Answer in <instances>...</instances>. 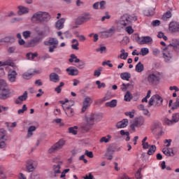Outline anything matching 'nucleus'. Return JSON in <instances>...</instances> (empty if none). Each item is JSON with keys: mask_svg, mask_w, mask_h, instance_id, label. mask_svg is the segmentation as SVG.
<instances>
[{"mask_svg": "<svg viewBox=\"0 0 179 179\" xmlns=\"http://www.w3.org/2000/svg\"><path fill=\"white\" fill-rule=\"evenodd\" d=\"M138 20V17L135 15H129L128 14L123 15L119 22L120 26L126 27V31L128 34H132L134 33V29L131 24L132 22H136Z\"/></svg>", "mask_w": 179, "mask_h": 179, "instance_id": "f257e3e1", "label": "nucleus"}, {"mask_svg": "<svg viewBox=\"0 0 179 179\" xmlns=\"http://www.w3.org/2000/svg\"><path fill=\"white\" fill-rule=\"evenodd\" d=\"M178 45V39L173 38L172 43L163 50V58L165 62H171V59H173V51L171 50H174Z\"/></svg>", "mask_w": 179, "mask_h": 179, "instance_id": "f03ea898", "label": "nucleus"}, {"mask_svg": "<svg viewBox=\"0 0 179 179\" xmlns=\"http://www.w3.org/2000/svg\"><path fill=\"white\" fill-rule=\"evenodd\" d=\"M51 20V15L48 12L45 11H37L34 13L31 17V22L32 23H48V21Z\"/></svg>", "mask_w": 179, "mask_h": 179, "instance_id": "7ed1b4c3", "label": "nucleus"}, {"mask_svg": "<svg viewBox=\"0 0 179 179\" xmlns=\"http://www.w3.org/2000/svg\"><path fill=\"white\" fill-rule=\"evenodd\" d=\"M96 118V115L90 114L87 116H85L86 123H83L80 124V129L82 132H89L90 129L93 125H94V120Z\"/></svg>", "mask_w": 179, "mask_h": 179, "instance_id": "20e7f679", "label": "nucleus"}, {"mask_svg": "<svg viewBox=\"0 0 179 179\" xmlns=\"http://www.w3.org/2000/svg\"><path fill=\"white\" fill-rule=\"evenodd\" d=\"M12 90H9L8 84L5 80H0V99L5 100L10 97L12 94Z\"/></svg>", "mask_w": 179, "mask_h": 179, "instance_id": "39448f33", "label": "nucleus"}, {"mask_svg": "<svg viewBox=\"0 0 179 179\" xmlns=\"http://www.w3.org/2000/svg\"><path fill=\"white\" fill-rule=\"evenodd\" d=\"M161 79L162 74L159 72L150 73L148 76V82L152 85V86H157Z\"/></svg>", "mask_w": 179, "mask_h": 179, "instance_id": "423d86ee", "label": "nucleus"}, {"mask_svg": "<svg viewBox=\"0 0 179 179\" xmlns=\"http://www.w3.org/2000/svg\"><path fill=\"white\" fill-rule=\"evenodd\" d=\"M162 104L163 98L159 94H155L150 98L148 102V107H152V106H155V107H160Z\"/></svg>", "mask_w": 179, "mask_h": 179, "instance_id": "0eeeda50", "label": "nucleus"}, {"mask_svg": "<svg viewBox=\"0 0 179 179\" xmlns=\"http://www.w3.org/2000/svg\"><path fill=\"white\" fill-rule=\"evenodd\" d=\"M64 145H65V140L64 139L59 140V141H57L56 143L52 145L51 148H49L48 153L52 154V153H55V152H58L59 149H62V148H64Z\"/></svg>", "mask_w": 179, "mask_h": 179, "instance_id": "6e6552de", "label": "nucleus"}, {"mask_svg": "<svg viewBox=\"0 0 179 179\" xmlns=\"http://www.w3.org/2000/svg\"><path fill=\"white\" fill-rule=\"evenodd\" d=\"M45 45H48L49 52H54V50L58 47V40L55 38H50L48 41L44 42Z\"/></svg>", "mask_w": 179, "mask_h": 179, "instance_id": "1a4fd4ad", "label": "nucleus"}, {"mask_svg": "<svg viewBox=\"0 0 179 179\" xmlns=\"http://www.w3.org/2000/svg\"><path fill=\"white\" fill-rule=\"evenodd\" d=\"M37 166H38V163H37V161L33 159H28L25 162L27 171H28L29 173L34 171L36 169H37Z\"/></svg>", "mask_w": 179, "mask_h": 179, "instance_id": "9d476101", "label": "nucleus"}, {"mask_svg": "<svg viewBox=\"0 0 179 179\" xmlns=\"http://www.w3.org/2000/svg\"><path fill=\"white\" fill-rule=\"evenodd\" d=\"M114 33H115V27L113 26L106 31H101L100 34L101 38H108L111 37Z\"/></svg>", "mask_w": 179, "mask_h": 179, "instance_id": "9b49d317", "label": "nucleus"}, {"mask_svg": "<svg viewBox=\"0 0 179 179\" xmlns=\"http://www.w3.org/2000/svg\"><path fill=\"white\" fill-rule=\"evenodd\" d=\"M92 101H92V98H90V96H85L83 102V107L81 110L82 114H83V113H85L87 110V108L90 107Z\"/></svg>", "mask_w": 179, "mask_h": 179, "instance_id": "f8f14e48", "label": "nucleus"}, {"mask_svg": "<svg viewBox=\"0 0 179 179\" xmlns=\"http://www.w3.org/2000/svg\"><path fill=\"white\" fill-rule=\"evenodd\" d=\"M89 20H90V14L86 13L76 19V24H83V23H86V22H89Z\"/></svg>", "mask_w": 179, "mask_h": 179, "instance_id": "ddd939ff", "label": "nucleus"}, {"mask_svg": "<svg viewBox=\"0 0 179 179\" xmlns=\"http://www.w3.org/2000/svg\"><path fill=\"white\" fill-rule=\"evenodd\" d=\"M169 31L171 33H179V22L176 21L171 22L169 24Z\"/></svg>", "mask_w": 179, "mask_h": 179, "instance_id": "4468645a", "label": "nucleus"}, {"mask_svg": "<svg viewBox=\"0 0 179 179\" xmlns=\"http://www.w3.org/2000/svg\"><path fill=\"white\" fill-rule=\"evenodd\" d=\"M61 104H62V107L65 111V113L66 114L67 116L69 117H73V115H75V112L73 111V109L71 107H66L65 109V107L64 106H65V102H64V101H60Z\"/></svg>", "mask_w": 179, "mask_h": 179, "instance_id": "2eb2a0df", "label": "nucleus"}, {"mask_svg": "<svg viewBox=\"0 0 179 179\" xmlns=\"http://www.w3.org/2000/svg\"><path fill=\"white\" fill-rule=\"evenodd\" d=\"M153 40L150 36H142L138 37V44H149V43H152Z\"/></svg>", "mask_w": 179, "mask_h": 179, "instance_id": "dca6fc26", "label": "nucleus"}, {"mask_svg": "<svg viewBox=\"0 0 179 179\" xmlns=\"http://www.w3.org/2000/svg\"><path fill=\"white\" fill-rule=\"evenodd\" d=\"M66 71L70 76H77V75H79V70L74 69L73 66L67 68Z\"/></svg>", "mask_w": 179, "mask_h": 179, "instance_id": "f3484780", "label": "nucleus"}, {"mask_svg": "<svg viewBox=\"0 0 179 179\" xmlns=\"http://www.w3.org/2000/svg\"><path fill=\"white\" fill-rule=\"evenodd\" d=\"M129 121L128 119H123L122 121L118 122L116 124V127L120 129L121 128H126V127H128V124H129Z\"/></svg>", "mask_w": 179, "mask_h": 179, "instance_id": "a211bd4d", "label": "nucleus"}, {"mask_svg": "<svg viewBox=\"0 0 179 179\" xmlns=\"http://www.w3.org/2000/svg\"><path fill=\"white\" fill-rule=\"evenodd\" d=\"M34 72V73H32L31 71L26 72L22 75V77L24 78V79L27 80L31 79V78L34 76L35 73H41V70L35 71Z\"/></svg>", "mask_w": 179, "mask_h": 179, "instance_id": "6ab92c4d", "label": "nucleus"}, {"mask_svg": "<svg viewBox=\"0 0 179 179\" xmlns=\"http://www.w3.org/2000/svg\"><path fill=\"white\" fill-rule=\"evenodd\" d=\"M28 13H29V8L24 6H18L17 14L19 15V16H22V15H26Z\"/></svg>", "mask_w": 179, "mask_h": 179, "instance_id": "aec40b11", "label": "nucleus"}, {"mask_svg": "<svg viewBox=\"0 0 179 179\" xmlns=\"http://www.w3.org/2000/svg\"><path fill=\"white\" fill-rule=\"evenodd\" d=\"M17 76V73L15 70H10L8 71V80L10 82H15L16 80V76Z\"/></svg>", "mask_w": 179, "mask_h": 179, "instance_id": "412c9836", "label": "nucleus"}, {"mask_svg": "<svg viewBox=\"0 0 179 179\" xmlns=\"http://www.w3.org/2000/svg\"><path fill=\"white\" fill-rule=\"evenodd\" d=\"M27 100V92L25 91L22 95L18 96L15 101V104H22V101Z\"/></svg>", "mask_w": 179, "mask_h": 179, "instance_id": "4be33fe9", "label": "nucleus"}, {"mask_svg": "<svg viewBox=\"0 0 179 179\" xmlns=\"http://www.w3.org/2000/svg\"><path fill=\"white\" fill-rule=\"evenodd\" d=\"M49 79L50 82H53V83H58L59 82V76L56 73H52L49 76Z\"/></svg>", "mask_w": 179, "mask_h": 179, "instance_id": "5701e85b", "label": "nucleus"}, {"mask_svg": "<svg viewBox=\"0 0 179 179\" xmlns=\"http://www.w3.org/2000/svg\"><path fill=\"white\" fill-rule=\"evenodd\" d=\"M64 23H65V19L64 18L59 19L55 23L56 29H57V30H61L62 29H64Z\"/></svg>", "mask_w": 179, "mask_h": 179, "instance_id": "b1692460", "label": "nucleus"}, {"mask_svg": "<svg viewBox=\"0 0 179 179\" xmlns=\"http://www.w3.org/2000/svg\"><path fill=\"white\" fill-rule=\"evenodd\" d=\"M54 177H58V174H61V165L58 164L57 165L53 166Z\"/></svg>", "mask_w": 179, "mask_h": 179, "instance_id": "393cba45", "label": "nucleus"}, {"mask_svg": "<svg viewBox=\"0 0 179 179\" xmlns=\"http://www.w3.org/2000/svg\"><path fill=\"white\" fill-rule=\"evenodd\" d=\"M133 123H134V125H136V127H142V125L145 123V118L138 117L136 119Z\"/></svg>", "mask_w": 179, "mask_h": 179, "instance_id": "a878e982", "label": "nucleus"}, {"mask_svg": "<svg viewBox=\"0 0 179 179\" xmlns=\"http://www.w3.org/2000/svg\"><path fill=\"white\" fill-rule=\"evenodd\" d=\"M162 127V123L159 121H155L152 124H151V131H156V129H159Z\"/></svg>", "mask_w": 179, "mask_h": 179, "instance_id": "bb28decb", "label": "nucleus"}, {"mask_svg": "<svg viewBox=\"0 0 179 179\" xmlns=\"http://www.w3.org/2000/svg\"><path fill=\"white\" fill-rule=\"evenodd\" d=\"M162 152L166 156H174V151L171 148H164Z\"/></svg>", "mask_w": 179, "mask_h": 179, "instance_id": "cd10ccee", "label": "nucleus"}, {"mask_svg": "<svg viewBox=\"0 0 179 179\" xmlns=\"http://www.w3.org/2000/svg\"><path fill=\"white\" fill-rule=\"evenodd\" d=\"M105 106L106 107H110V108L117 107V99H113L110 101L106 102Z\"/></svg>", "mask_w": 179, "mask_h": 179, "instance_id": "c85d7f7f", "label": "nucleus"}, {"mask_svg": "<svg viewBox=\"0 0 179 179\" xmlns=\"http://www.w3.org/2000/svg\"><path fill=\"white\" fill-rule=\"evenodd\" d=\"M145 69V66H143V64L142 62H139L136 65V71L141 73V72H143V70Z\"/></svg>", "mask_w": 179, "mask_h": 179, "instance_id": "c756f323", "label": "nucleus"}, {"mask_svg": "<svg viewBox=\"0 0 179 179\" xmlns=\"http://www.w3.org/2000/svg\"><path fill=\"white\" fill-rule=\"evenodd\" d=\"M36 129H37L36 126H30L28 128L27 137L28 138H31V136H33V132H34V131H36Z\"/></svg>", "mask_w": 179, "mask_h": 179, "instance_id": "7c9ffc66", "label": "nucleus"}, {"mask_svg": "<svg viewBox=\"0 0 179 179\" xmlns=\"http://www.w3.org/2000/svg\"><path fill=\"white\" fill-rule=\"evenodd\" d=\"M110 141H111V135L108 134L106 136H103L102 137L100 140L99 142L100 143H108V142H110Z\"/></svg>", "mask_w": 179, "mask_h": 179, "instance_id": "2f4dec72", "label": "nucleus"}, {"mask_svg": "<svg viewBox=\"0 0 179 179\" xmlns=\"http://www.w3.org/2000/svg\"><path fill=\"white\" fill-rule=\"evenodd\" d=\"M40 43V38L36 37L34 39L31 40L29 42L30 47H34Z\"/></svg>", "mask_w": 179, "mask_h": 179, "instance_id": "473e14b6", "label": "nucleus"}, {"mask_svg": "<svg viewBox=\"0 0 179 179\" xmlns=\"http://www.w3.org/2000/svg\"><path fill=\"white\" fill-rule=\"evenodd\" d=\"M113 153H114V151L111 148L107 149L106 157H107L108 160H113Z\"/></svg>", "mask_w": 179, "mask_h": 179, "instance_id": "72a5a7b5", "label": "nucleus"}, {"mask_svg": "<svg viewBox=\"0 0 179 179\" xmlns=\"http://www.w3.org/2000/svg\"><path fill=\"white\" fill-rule=\"evenodd\" d=\"M120 78L122 80H129V79H131V73L127 72L122 73L120 74Z\"/></svg>", "mask_w": 179, "mask_h": 179, "instance_id": "f704fd0d", "label": "nucleus"}, {"mask_svg": "<svg viewBox=\"0 0 179 179\" xmlns=\"http://www.w3.org/2000/svg\"><path fill=\"white\" fill-rule=\"evenodd\" d=\"M72 43L73 45H71V48L78 51V50H79V41L76 39H73Z\"/></svg>", "mask_w": 179, "mask_h": 179, "instance_id": "c9c22d12", "label": "nucleus"}, {"mask_svg": "<svg viewBox=\"0 0 179 179\" xmlns=\"http://www.w3.org/2000/svg\"><path fill=\"white\" fill-rule=\"evenodd\" d=\"M78 126H74L73 127L69 128V134H72L73 135H77L78 134Z\"/></svg>", "mask_w": 179, "mask_h": 179, "instance_id": "e433bc0d", "label": "nucleus"}, {"mask_svg": "<svg viewBox=\"0 0 179 179\" xmlns=\"http://www.w3.org/2000/svg\"><path fill=\"white\" fill-rule=\"evenodd\" d=\"M76 62V64H78V62H80V59H78V57L76 55L72 54L71 55V58L69 59V62Z\"/></svg>", "mask_w": 179, "mask_h": 179, "instance_id": "4c0bfd02", "label": "nucleus"}, {"mask_svg": "<svg viewBox=\"0 0 179 179\" xmlns=\"http://www.w3.org/2000/svg\"><path fill=\"white\" fill-rule=\"evenodd\" d=\"M120 133V135H122V136H124V135H126V136H127L126 142H129V141H130L131 137H129V131H125L124 130H121Z\"/></svg>", "mask_w": 179, "mask_h": 179, "instance_id": "58836bf2", "label": "nucleus"}, {"mask_svg": "<svg viewBox=\"0 0 179 179\" xmlns=\"http://www.w3.org/2000/svg\"><path fill=\"white\" fill-rule=\"evenodd\" d=\"M144 15L145 16H153L155 15V8L144 10Z\"/></svg>", "mask_w": 179, "mask_h": 179, "instance_id": "ea45409f", "label": "nucleus"}, {"mask_svg": "<svg viewBox=\"0 0 179 179\" xmlns=\"http://www.w3.org/2000/svg\"><path fill=\"white\" fill-rule=\"evenodd\" d=\"M65 85V83H64V82H61L59 83V85H58L56 88H55V92H57L58 94L61 93V92H62V88L63 86Z\"/></svg>", "mask_w": 179, "mask_h": 179, "instance_id": "a19ab883", "label": "nucleus"}, {"mask_svg": "<svg viewBox=\"0 0 179 179\" xmlns=\"http://www.w3.org/2000/svg\"><path fill=\"white\" fill-rule=\"evenodd\" d=\"M149 54V49L148 48H143L141 49L140 55L145 57V55H148Z\"/></svg>", "mask_w": 179, "mask_h": 179, "instance_id": "79ce46f5", "label": "nucleus"}, {"mask_svg": "<svg viewBox=\"0 0 179 179\" xmlns=\"http://www.w3.org/2000/svg\"><path fill=\"white\" fill-rule=\"evenodd\" d=\"M107 8V2L106 1H99V9L104 10Z\"/></svg>", "mask_w": 179, "mask_h": 179, "instance_id": "37998d69", "label": "nucleus"}, {"mask_svg": "<svg viewBox=\"0 0 179 179\" xmlns=\"http://www.w3.org/2000/svg\"><path fill=\"white\" fill-rule=\"evenodd\" d=\"M0 134H2L1 136H0V141H6V136L5 135L6 134V131L3 130V129H0Z\"/></svg>", "mask_w": 179, "mask_h": 179, "instance_id": "c03bdc74", "label": "nucleus"}, {"mask_svg": "<svg viewBox=\"0 0 179 179\" xmlns=\"http://www.w3.org/2000/svg\"><path fill=\"white\" fill-rule=\"evenodd\" d=\"M155 152H156V145H151L148 150V155H149V156H152Z\"/></svg>", "mask_w": 179, "mask_h": 179, "instance_id": "a18cd8bd", "label": "nucleus"}, {"mask_svg": "<svg viewBox=\"0 0 179 179\" xmlns=\"http://www.w3.org/2000/svg\"><path fill=\"white\" fill-rule=\"evenodd\" d=\"M101 71H103V67L98 68V69L94 71V76H96V78H99V76L101 75Z\"/></svg>", "mask_w": 179, "mask_h": 179, "instance_id": "49530a36", "label": "nucleus"}, {"mask_svg": "<svg viewBox=\"0 0 179 179\" xmlns=\"http://www.w3.org/2000/svg\"><path fill=\"white\" fill-rule=\"evenodd\" d=\"M171 17V12L167 11L166 13H164L162 16V20H167V19H170Z\"/></svg>", "mask_w": 179, "mask_h": 179, "instance_id": "de8ad7c7", "label": "nucleus"}, {"mask_svg": "<svg viewBox=\"0 0 179 179\" xmlns=\"http://www.w3.org/2000/svg\"><path fill=\"white\" fill-rule=\"evenodd\" d=\"M172 121H173V124H176V122H178V121H179V113H174L173 115Z\"/></svg>", "mask_w": 179, "mask_h": 179, "instance_id": "09e8293b", "label": "nucleus"}, {"mask_svg": "<svg viewBox=\"0 0 179 179\" xmlns=\"http://www.w3.org/2000/svg\"><path fill=\"white\" fill-rule=\"evenodd\" d=\"M8 131H12V128H15L16 125H17V123L16 122H14L13 123H6Z\"/></svg>", "mask_w": 179, "mask_h": 179, "instance_id": "8fccbe9b", "label": "nucleus"}, {"mask_svg": "<svg viewBox=\"0 0 179 179\" xmlns=\"http://www.w3.org/2000/svg\"><path fill=\"white\" fill-rule=\"evenodd\" d=\"M59 160H61V155H57V157L52 159V162L59 163V164H62V162H60Z\"/></svg>", "mask_w": 179, "mask_h": 179, "instance_id": "3c124183", "label": "nucleus"}, {"mask_svg": "<svg viewBox=\"0 0 179 179\" xmlns=\"http://www.w3.org/2000/svg\"><path fill=\"white\" fill-rule=\"evenodd\" d=\"M30 55H31V59H34V58H36V57H37L38 55V54H37V52H35V53H32V52L27 53L26 55L27 58H30Z\"/></svg>", "mask_w": 179, "mask_h": 179, "instance_id": "603ef678", "label": "nucleus"}, {"mask_svg": "<svg viewBox=\"0 0 179 179\" xmlns=\"http://www.w3.org/2000/svg\"><path fill=\"white\" fill-rule=\"evenodd\" d=\"M24 111H27V106H26V104H24L22 106V109H19L17 110V114H24Z\"/></svg>", "mask_w": 179, "mask_h": 179, "instance_id": "864d4df0", "label": "nucleus"}, {"mask_svg": "<svg viewBox=\"0 0 179 179\" xmlns=\"http://www.w3.org/2000/svg\"><path fill=\"white\" fill-rule=\"evenodd\" d=\"M8 54H15L16 52V46H11L8 48Z\"/></svg>", "mask_w": 179, "mask_h": 179, "instance_id": "5fc2aeb1", "label": "nucleus"}, {"mask_svg": "<svg viewBox=\"0 0 179 179\" xmlns=\"http://www.w3.org/2000/svg\"><path fill=\"white\" fill-rule=\"evenodd\" d=\"M22 36L24 38H29L30 36H31V31H24L22 32Z\"/></svg>", "mask_w": 179, "mask_h": 179, "instance_id": "6e6d98bb", "label": "nucleus"}, {"mask_svg": "<svg viewBox=\"0 0 179 179\" xmlns=\"http://www.w3.org/2000/svg\"><path fill=\"white\" fill-rule=\"evenodd\" d=\"M164 124H166V125H173L174 124V122L172 120H170L169 118L166 117L164 119Z\"/></svg>", "mask_w": 179, "mask_h": 179, "instance_id": "4d7b16f0", "label": "nucleus"}, {"mask_svg": "<svg viewBox=\"0 0 179 179\" xmlns=\"http://www.w3.org/2000/svg\"><path fill=\"white\" fill-rule=\"evenodd\" d=\"M157 37L159 38H163L165 41H167V36H166L165 35H164V33H163V32H162V31H159V33H158V35H157Z\"/></svg>", "mask_w": 179, "mask_h": 179, "instance_id": "13d9d810", "label": "nucleus"}, {"mask_svg": "<svg viewBox=\"0 0 179 179\" xmlns=\"http://www.w3.org/2000/svg\"><path fill=\"white\" fill-rule=\"evenodd\" d=\"M6 65L12 66V65H13V62H12L10 59L3 62V66H6Z\"/></svg>", "mask_w": 179, "mask_h": 179, "instance_id": "bf43d9fd", "label": "nucleus"}, {"mask_svg": "<svg viewBox=\"0 0 179 179\" xmlns=\"http://www.w3.org/2000/svg\"><path fill=\"white\" fill-rule=\"evenodd\" d=\"M132 98L131 97V94L129 93V92H127L126 93V94L124 95V101H131V99Z\"/></svg>", "mask_w": 179, "mask_h": 179, "instance_id": "052dcab7", "label": "nucleus"}, {"mask_svg": "<svg viewBox=\"0 0 179 179\" xmlns=\"http://www.w3.org/2000/svg\"><path fill=\"white\" fill-rule=\"evenodd\" d=\"M66 173H69V169H64V170L62 172L61 176H60V178L66 179V178H65V176H66Z\"/></svg>", "mask_w": 179, "mask_h": 179, "instance_id": "680f3d73", "label": "nucleus"}, {"mask_svg": "<svg viewBox=\"0 0 179 179\" xmlns=\"http://www.w3.org/2000/svg\"><path fill=\"white\" fill-rule=\"evenodd\" d=\"M135 114V110H132L131 112H126L125 115L129 116V118H134Z\"/></svg>", "mask_w": 179, "mask_h": 179, "instance_id": "e2e57ef3", "label": "nucleus"}, {"mask_svg": "<svg viewBox=\"0 0 179 179\" xmlns=\"http://www.w3.org/2000/svg\"><path fill=\"white\" fill-rule=\"evenodd\" d=\"M118 58H120V59H127L128 58V52L126 53H121L119 56Z\"/></svg>", "mask_w": 179, "mask_h": 179, "instance_id": "0e129e2a", "label": "nucleus"}, {"mask_svg": "<svg viewBox=\"0 0 179 179\" xmlns=\"http://www.w3.org/2000/svg\"><path fill=\"white\" fill-rule=\"evenodd\" d=\"M85 155L87 156V157H90V159H93V152L85 150Z\"/></svg>", "mask_w": 179, "mask_h": 179, "instance_id": "69168bd1", "label": "nucleus"}, {"mask_svg": "<svg viewBox=\"0 0 179 179\" xmlns=\"http://www.w3.org/2000/svg\"><path fill=\"white\" fill-rule=\"evenodd\" d=\"M107 50V48L105 46H101L99 49H96L97 52H99L101 54H103V52H106Z\"/></svg>", "mask_w": 179, "mask_h": 179, "instance_id": "338daca9", "label": "nucleus"}, {"mask_svg": "<svg viewBox=\"0 0 179 179\" xmlns=\"http://www.w3.org/2000/svg\"><path fill=\"white\" fill-rule=\"evenodd\" d=\"M76 37L79 38V41H86V37L83 35L77 34Z\"/></svg>", "mask_w": 179, "mask_h": 179, "instance_id": "774afa93", "label": "nucleus"}]
</instances>
